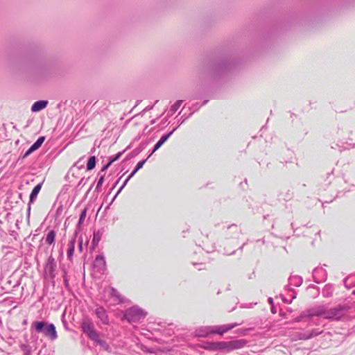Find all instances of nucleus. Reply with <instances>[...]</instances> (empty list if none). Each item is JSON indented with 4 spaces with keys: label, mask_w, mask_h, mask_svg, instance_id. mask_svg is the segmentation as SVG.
<instances>
[{
    "label": "nucleus",
    "mask_w": 355,
    "mask_h": 355,
    "mask_svg": "<svg viewBox=\"0 0 355 355\" xmlns=\"http://www.w3.org/2000/svg\"><path fill=\"white\" fill-rule=\"evenodd\" d=\"M45 325H46V323L44 322H35L33 324V326L35 327V330L37 332L42 331V329H44Z\"/></svg>",
    "instance_id": "dca6fc26"
},
{
    "label": "nucleus",
    "mask_w": 355,
    "mask_h": 355,
    "mask_svg": "<svg viewBox=\"0 0 355 355\" xmlns=\"http://www.w3.org/2000/svg\"><path fill=\"white\" fill-rule=\"evenodd\" d=\"M44 334L46 336L50 337L52 340H55L58 338V334H57V331L55 329V327L53 324H49L44 329Z\"/></svg>",
    "instance_id": "20e7f679"
},
{
    "label": "nucleus",
    "mask_w": 355,
    "mask_h": 355,
    "mask_svg": "<svg viewBox=\"0 0 355 355\" xmlns=\"http://www.w3.org/2000/svg\"><path fill=\"white\" fill-rule=\"evenodd\" d=\"M234 327H235L234 324H230L222 325V326H220V327L216 328L215 329L211 331L210 333L223 335V334H225V333L227 332L228 331L231 330L232 329H233Z\"/></svg>",
    "instance_id": "39448f33"
},
{
    "label": "nucleus",
    "mask_w": 355,
    "mask_h": 355,
    "mask_svg": "<svg viewBox=\"0 0 355 355\" xmlns=\"http://www.w3.org/2000/svg\"><path fill=\"white\" fill-rule=\"evenodd\" d=\"M48 104V101H38L35 102L32 107L31 110L32 112H39L43 109H44Z\"/></svg>",
    "instance_id": "0eeeda50"
},
{
    "label": "nucleus",
    "mask_w": 355,
    "mask_h": 355,
    "mask_svg": "<svg viewBox=\"0 0 355 355\" xmlns=\"http://www.w3.org/2000/svg\"><path fill=\"white\" fill-rule=\"evenodd\" d=\"M117 157H116L115 159H112L110 162H109L102 169V171H105L106 170L110 165L111 164L114 162L116 159Z\"/></svg>",
    "instance_id": "aec40b11"
},
{
    "label": "nucleus",
    "mask_w": 355,
    "mask_h": 355,
    "mask_svg": "<svg viewBox=\"0 0 355 355\" xmlns=\"http://www.w3.org/2000/svg\"><path fill=\"white\" fill-rule=\"evenodd\" d=\"M340 316H341L340 310L337 309L330 310L326 315V318H334L336 320L339 319L340 318Z\"/></svg>",
    "instance_id": "9b49d317"
},
{
    "label": "nucleus",
    "mask_w": 355,
    "mask_h": 355,
    "mask_svg": "<svg viewBox=\"0 0 355 355\" xmlns=\"http://www.w3.org/2000/svg\"><path fill=\"white\" fill-rule=\"evenodd\" d=\"M246 344V341L244 340H238L228 342L229 351L234 349H241L244 347Z\"/></svg>",
    "instance_id": "423d86ee"
},
{
    "label": "nucleus",
    "mask_w": 355,
    "mask_h": 355,
    "mask_svg": "<svg viewBox=\"0 0 355 355\" xmlns=\"http://www.w3.org/2000/svg\"><path fill=\"white\" fill-rule=\"evenodd\" d=\"M95 313L98 318H100L103 322H106L107 316L105 314V311L102 307H98L96 309Z\"/></svg>",
    "instance_id": "f8f14e48"
},
{
    "label": "nucleus",
    "mask_w": 355,
    "mask_h": 355,
    "mask_svg": "<svg viewBox=\"0 0 355 355\" xmlns=\"http://www.w3.org/2000/svg\"><path fill=\"white\" fill-rule=\"evenodd\" d=\"M98 259L103 260V259L101 256H97L96 258V260L98 261Z\"/></svg>",
    "instance_id": "4be33fe9"
},
{
    "label": "nucleus",
    "mask_w": 355,
    "mask_h": 355,
    "mask_svg": "<svg viewBox=\"0 0 355 355\" xmlns=\"http://www.w3.org/2000/svg\"><path fill=\"white\" fill-rule=\"evenodd\" d=\"M146 313L141 309L132 307L129 309L124 315V318L130 322L139 321L144 319L146 316Z\"/></svg>",
    "instance_id": "f257e3e1"
},
{
    "label": "nucleus",
    "mask_w": 355,
    "mask_h": 355,
    "mask_svg": "<svg viewBox=\"0 0 355 355\" xmlns=\"http://www.w3.org/2000/svg\"><path fill=\"white\" fill-rule=\"evenodd\" d=\"M173 132V131L161 137V139L155 144L154 149L153 150V153L157 150L164 144V143H165L168 140V139L171 137Z\"/></svg>",
    "instance_id": "9d476101"
},
{
    "label": "nucleus",
    "mask_w": 355,
    "mask_h": 355,
    "mask_svg": "<svg viewBox=\"0 0 355 355\" xmlns=\"http://www.w3.org/2000/svg\"><path fill=\"white\" fill-rule=\"evenodd\" d=\"M96 166V157L92 156L89 157L87 163V169L88 171H91L95 168Z\"/></svg>",
    "instance_id": "4468645a"
},
{
    "label": "nucleus",
    "mask_w": 355,
    "mask_h": 355,
    "mask_svg": "<svg viewBox=\"0 0 355 355\" xmlns=\"http://www.w3.org/2000/svg\"><path fill=\"white\" fill-rule=\"evenodd\" d=\"M86 215H87V209L85 208L80 215V218H79V221H78V224L79 225H81L83 223V222L84 221L85 217H86Z\"/></svg>",
    "instance_id": "a211bd4d"
},
{
    "label": "nucleus",
    "mask_w": 355,
    "mask_h": 355,
    "mask_svg": "<svg viewBox=\"0 0 355 355\" xmlns=\"http://www.w3.org/2000/svg\"><path fill=\"white\" fill-rule=\"evenodd\" d=\"M83 331L92 340H98V336L94 329L92 323L89 320H85L82 323Z\"/></svg>",
    "instance_id": "f03ea898"
},
{
    "label": "nucleus",
    "mask_w": 355,
    "mask_h": 355,
    "mask_svg": "<svg viewBox=\"0 0 355 355\" xmlns=\"http://www.w3.org/2000/svg\"><path fill=\"white\" fill-rule=\"evenodd\" d=\"M55 238V232L54 230H51L46 235L45 241L47 244L51 245L54 243Z\"/></svg>",
    "instance_id": "ddd939ff"
},
{
    "label": "nucleus",
    "mask_w": 355,
    "mask_h": 355,
    "mask_svg": "<svg viewBox=\"0 0 355 355\" xmlns=\"http://www.w3.org/2000/svg\"><path fill=\"white\" fill-rule=\"evenodd\" d=\"M145 161L139 162L136 166V168L131 173V174L128 176L127 180H125V184L137 173V171L140 169L143 164H144Z\"/></svg>",
    "instance_id": "2eb2a0df"
},
{
    "label": "nucleus",
    "mask_w": 355,
    "mask_h": 355,
    "mask_svg": "<svg viewBox=\"0 0 355 355\" xmlns=\"http://www.w3.org/2000/svg\"><path fill=\"white\" fill-rule=\"evenodd\" d=\"M218 348L223 349H227L229 352L228 342H219L216 343Z\"/></svg>",
    "instance_id": "f3484780"
},
{
    "label": "nucleus",
    "mask_w": 355,
    "mask_h": 355,
    "mask_svg": "<svg viewBox=\"0 0 355 355\" xmlns=\"http://www.w3.org/2000/svg\"><path fill=\"white\" fill-rule=\"evenodd\" d=\"M82 244H83V240L81 239L79 242V249L80 250H82Z\"/></svg>",
    "instance_id": "412c9836"
},
{
    "label": "nucleus",
    "mask_w": 355,
    "mask_h": 355,
    "mask_svg": "<svg viewBox=\"0 0 355 355\" xmlns=\"http://www.w3.org/2000/svg\"><path fill=\"white\" fill-rule=\"evenodd\" d=\"M43 184V182L36 185L30 195V202H33L37 197L39 192L40 191L42 187Z\"/></svg>",
    "instance_id": "1a4fd4ad"
},
{
    "label": "nucleus",
    "mask_w": 355,
    "mask_h": 355,
    "mask_svg": "<svg viewBox=\"0 0 355 355\" xmlns=\"http://www.w3.org/2000/svg\"><path fill=\"white\" fill-rule=\"evenodd\" d=\"M103 181H104V178H103V176H101V177L99 178L98 181V183H97V185H96V188H97V189L101 187V185H102V184H103Z\"/></svg>",
    "instance_id": "6ab92c4d"
},
{
    "label": "nucleus",
    "mask_w": 355,
    "mask_h": 355,
    "mask_svg": "<svg viewBox=\"0 0 355 355\" xmlns=\"http://www.w3.org/2000/svg\"><path fill=\"white\" fill-rule=\"evenodd\" d=\"M75 244H76V237L72 238L68 243V250H67V257L69 259H71L74 249H75Z\"/></svg>",
    "instance_id": "6e6552de"
},
{
    "label": "nucleus",
    "mask_w": 355,
    "mask_h": 355,
    "mask_svg": "<svg viewBox=\"0 0 355 355\" xmlns=\"http://www.w3.org/2000/svg\"><path fill=\"white\" fill-rule=\"evenodd\" d=\"M44 137H39L37 140L26 151V153L24 155V158L28 157L33 152L38 149L44 141Z\"/></svg>",
    "instance_id": "7ed1b4c3"
}]
</instances>
